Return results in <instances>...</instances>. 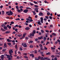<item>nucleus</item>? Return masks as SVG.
Wrapping results in <instances>:
<instances>
[{"mask_svg":"<svg viewBox=\"0 0 60 60\" xmlns=\"http://www.w3.org/2000/svg\"><path fill=\"white\" fill-rule=\"evenodd\" d=\"M34 7L35 8L34 10L35 11H36V12H38V10L39 8H38L39 6L37 5H35L34 6Z\"/></svg>","mask_w":60,"mask_h":60,"instance_id":"1","label":"nucleus"},{"mask_svg":"<svg viewBox=\"0 0 60 60\" xmlns=\"http://www.w3.org/2000/svg\"><path fill=\"white\" fill-rule=\"evenodd\" d=\"M38 58L39 59H40L41 60H45V59H44V58L42 57H40V56H39L38 57Z\"/></svg>","mask_w":60,"mask_h":60,"instance_id":"2","label":"nucleus"},{"mask_svg":"<svg viewBox=\"0 0 60 60\" xmlns=\"http://www.w3.org/2000/svg\"><path fill=\"white\" fill-rule=\"evenodd\" d=\"M9 13L8 14V15H12V14H13V12H12V11H9Z\"/></svg>","mask_w":60,"mask_h":60,"instance_id":"3","label":"nucleus"},{"mask_svg":"<svg viewBox=\"0 0 60 60\" xmlns=\"http://www.w3.org/2000/svg\"><path fill=\"white\" fill-rule=\"evenodd\" d=\"M17 11L18 12H21V11H23V9L22 8H21L20 10L18 9L17 10Z\"/></svg>","mask_w":60,"mask_h":60,"instance_id":"4","label":"nucleus"},{"mask_svg":"<svg viewBox=\"0 0 60 60\" xmlns=\"http://www.w3.org/2000/svg\"><path fill=\"white\" fill-rule=\"evenodd\" d=\"M4 55H2L1 56H0V57H1V60H3L4 59Z\"/></svg>","mask_w":60,"mask_h":60,"instance_id":"5","label":"nucleus"},{"mask_svg":"<svg viewBox=\"0 0 60 60\" xmlns=\"http://www.w3.org/2000/svg\"><path fill=\"white\" fill-rule=\"evenodd\" d=\"M28 11V9H25L23 10V12L24 13H27Z\"/></svg>","mask_w":60,"mask_h":60,"instance_id":"6","label":"nucleus"},{"mask_svg":"<svg viewBox=\"0 0 60 60\" xmlns=\"http://www.w3.org/2000/svg\"><path fill=\"white\" fill-rule=\"evenodd\" d=\"M39 16H43V14L42 13L40 12L39 14Z\"/></svg>","mask_w":60,"mask_h":60,"instance_id":"7","label":"nucleus"},{"mask_svg":"<svg viewBox=\"0 0 60 60\" xmlns=\"http://www.w3.org/2000/svg\"><path fill=\"white\" fill-rule=\"evenodd\" d=\"M30 56H32L33 58L34 57V54H30Z\"/></svg>","mask_w":60,"mask_h":60,"instance_id":"8","label":"nucleus"},{"mask_svg":"<svg viewBox=\"0 0 60 60\" xmlns=\"http://www.w3.org/2000/svg\"><path fill=\"white\" fill-rule=\"evenodd\" d=\"M38 40H41V39H43V36H42L41 37H38Z\"/></svg>","mask_w":60,"mask_h":60,"instance_id":"9","label":"nucleus"},{"mask_svg":"<svg viewBox=\"0 0 60 60\" xmlns=\"http://www.w3.org/2000/svg\"><path fill=\"white\" fill-rule=\"evenodd\" d=\"M7 41L8 42H11V40L9 39H8L7 40Z\"/></svg>","mask_w":60,"mask_h":60,"instance_id":"10","label":"nucleus"},{"mask_svg":"<svg viewBox=\"0 0 60 60\" xmlns=\"http://www.w3.org/2000/svg\"><path fill=\"white\" fill-rule=\"evenodd\" d=\"M23 46L25 48H26V47H27V45H26V44L25 43L23 45Z\"/></svg>","mask_w":60,"mask_h":60,"instance_id":"11","label":"nucleus"},{"mask_svg":"<svg viewBox=\"0 0 60 60\" xmlns=\"http://www.w3.org/2000/svg\"><path fill=\"white\" fill-rule=\"evenodd\" d=\"M34 33H32H32H30V36H34Z\"/></svg>","mask_w":60,"mask_h":60,"instance_id":"12","label":"nucleus"},{"mask_svg":"<svg viewBox=\"0 0 60 60\" xmlns=\"http://www.w3.org/2000/svg\"><path fill=\"white\" fill-rule=\"evenodd\" d=\"M9 53H13V51L12 50V49H11L10 50H9Z\"/></svg>","mask_w":60,"mask_h":60,"instance_id":"13","label":"nucleus"},{"mask_svg":"<svg viewBox=\"0 0 60 60\" xmlns=\"http://www.w3.org/2000/svg\"><path fill=\"white\" fill-rule=\"evenodd\" d=\"M30 29V28L29 27H27L25 28V30H29Z\"/></svg>","mask_w":60,"mask_h":60,"instance_id":"14","label":"nucleus"},{"mask_svg":"<svg viewBox=\"0 0 60 60\" xmlns=\"http://www.w3.org/2000/svg\"><path fill=\"white\" fill-rule=\"evenodd\" d=\"M46 40H47V38L46 37H44L43 38V40L44 41H46Z\"/></svg>","mask_w":60,"mask_h":60,"instance_id":"15","label":"nucleus"},{"mask_svg":"<svg viewBox=\"0 0 60 60\" xmlns=\"http://www.w3.org/2000/svg\"><path fill=\"white\" fill-rule=\"evenodd\" d=\"M50 52H49L48 53H46V55H50Z\"/></svg>","mask_w":60,"mask_h":60,"instance_id":"16","label":"nucleus"},{"mask_svg":"<svg viewBox=\"0 0 60 60\" xmlns=\"http://www.w3.org/2000/svg\"><path fill=\"white\" fill-rule=\"evenodd\" d=\"M38 24L39 25H42V24L41 23V22H38Z\"/></svg>","mask_w":60,"mask_h":60,"instance_id":"17","label":"nucleus"},{"mask_svg":"<svg viewBox=\"0 0 60 60\" xmlns=\"http://www.w3.org/2000/svg\"><path fill=\"white\" fill-rule=\"evenodd\" d=\"M5 33L6 34H9L10 33V31H7Z\"/></svg>","mask_w":60,"mask_h":60,"instance_id":"18","label":"nucleus"},{"mask_svg":"<svg viewBox=\"0 0 60 60\" xmlns=\"http://www.w3.org/2000/svg\"><path fill=\"white\" fill-rule=\"evenodd\" d=\"M4 47H7V45H6V43H5L4 44Z\"/></svg>","mask_w":60,"mask_h":60,"instance_id":"19","label":"nucleus"},{"mask_svg":"<svg viewBox=\"0 0 60 60\" xmlns=\"http://www.w3.org/2000/svg\"><path fill=\"white\" fill-rule=\"evenodd\" d=\"M33 34H35L36 33V30H34L33 31Z\"/></svg>","mask_w":60,"mask_h":60,"instance_id":"20","label":"nucleus"},{"mask_svg":"<svg viewBox=\"0 0 60 60\" xmlns=\"http://www.w3.org/2000/svg\"><path fill=\"white\" fill-rule=\"evenodd\" d=\"M24 57L25 58H26V59H28V56H24Z\"/></svg>","mask_w":60,"mask_h":60,"instance_id":"21","label":"nucleus"},{"mask_svg":"<svg viewBox=\"0 0 60 60\" xmlns=\"http://www.w3.org/2000/svg\"><path fill=\"white\" fill-rule=\"evenodd\" d=\"M52 35L53 36H56V34H55V33H53L52 34Z\"/></svg>","mask_w":60,"mask_h":60,"instance_id":"22","label":"nucleus"},{"mask_svg":"<svg viewBox=\"0 0 60 60\" xmlns=\"http://www.w3.org/2000/svg\"><path fill=\"white\" fill-rule=\"evenodd\" d=\"M6 56L8 57V58H9V57H11V56L9 55H6Z\"/></svg>","mask_w":60,"mask_h":60,"instance_id":"23","label":"nucleus"},{"mask_svg":"<svg viewBox=\"0 0 60 60\" xmlns=\"http://www.w3.org/2000/svg\"><path fill=\"white\" fill-rule=\"evenodd\" d=\"M3 28L4 29L6 30V29H7V27L6 26H5L3 27Z\"/></svg>","mask_w":60,"mask_h":60,"instance_id":"24","label":"nucleus"},{"mask_svg":"<svg viewBox=\"0 0 60 60\" xmlns=\"http://www.w3.org/2000/svg\"><path fill=\"white\" fill-rule=\"evenodd\" d=\"M30 48H33V47L34 46H33V45H30Z\"/></svg>","mask_w":60,"mask_h":60,"instance_id":"25","label":"nucleus"},{"mask_svg":"<svg viewBox=\"0 0 60 60\" xmlns=\"http://www.w3.org/2000/svg\"><path fill=\"white\" fill-rule=\"evenodd\" d=\"M35 60H40L39 58H38L37 57H36V58H35Z\"/></svg>","mask_w":60,"mask_h":60,"instance_id":"26","label":"nucleus"},{"mask_svg":"<svg viewBox=\"0 0 60 60\" xmlns=\"http://www.w3.org/2000/svg\"><path fill=\"white\" fill-rule=\"evenodd\" d=\"M39 47H40V48H43V47H42V45H41V44H40L39 45Z\"/></svg>","mask_w":60,"mask_h":60,"instance_id":"27","label":"nucleus"},{"mask_svg":"<svg viewBox=\"0 0 60 60\" xmlns=\"http://www.w3.org/2000/svg\"><path fill=\"white\" fill-rule=\"evenodd\" d=\"M33 42V41H30L29 42V43H32Z\"/></svg>","mask_w":60,"mask_h":60,"instance_id":"28","label":"nucleus"},{"mask_svg":"<svg viewBox=\"0 0 60 60\" xmlns=\"http://www.w3.org/2000/svg\"><path fill=\"white\" fill-rule=\"evenodd\" d=\"M32 19H30L29 21L30 22H31L32 21H33V20H32Z\"/></svg>","mask_w":60,"mask_h":60,"instance_id":"29","label":"nucleus"},{"mask_svg":"<svg viewBox=\"0 0 60 60\" xmlns=\"http://www.w3.org/2000/svg\"><path fill=\"white\" fill-rule=\"evenodd\" d=\"M15 8H16V9H17V10L19 9V7L18 6H16Z\"/></svg>","mask_w":60,"mask_h":60,"instance_id":"30","label":"nucleus"},{"mask_svg":"<svg viewBox=\"0 0 60 60\" xmlns=\"http://www.w3.org/2000/svg\"><path fill=\"white\" fill-rule=\"evenodd\" d=\"M5 26H6V25H5L4 24H2V27H4Z\"/></svg>","mask_w":60,"mask_h":60,"instance_id":"31","label":"nucleus"},{"mask_svg":"<svg viewBox=\"0 0 60 60\" xmlns=\"http://www.w3.org/2000/svg\"><path fill=\"white\" fill-rule=\"evenodd\" d=\"M41 32L42 33H43L44 32V31L43 30H41Z\"/></svg>","mask_w":60,"mask_h":60,"instance_id":"32","label":"nucleus"},{"mask_svg":"<svg viewBox=\"0 0 60 60\" xmlns=\"http://www.w3.org/2000/svg\"><path fill=\"white\" fill-rule=\"evenodd\" d=\"M17 45H15V49H18V47H17Z\"/></svg>","mask_w":60,"mask_h":60,"instance_id":"33","label":"nucleus"},{"mask_svg":"<svg viewBox=\"0 0 60 60\" xmlns=\"http://www.w3.org/2000/svg\"><path fill=\"white\" fill-rule=\"evenodd\" d=\"M19 7L20 8H21V9H22V8H24V7L22 6H20Z\"/></svg>","mask_w":60,"mask_h":60,"instance_id":"34","label":"nucleus"},{"mask_svg":"<svg viewBox=\"0 0 60 60\" xmlns=\"http://www.w3.org/2000/svg\"><path fill=\"white\" fill-rule=\"evenodd\" d=\"M47 15L48 16H49V15H50V13L48 12L47 13Z\"/></svg>","mask_w":60,"mask_h":60,"instance_id":"35","label":"nucleus"},{"mask_svg":"<svg viewBox=\"0 0 60 60\" xmlns=\"http://www.w3.org/2000/svg\"><path fill=\"white\" fill-rule=\"evenodd\" d=\"M34 52L35 53H36V54H37V51L36 50H35Z\"/></svg>","mask_w":60,"mask_h":60,"instance_id":"36","label":"nucleus"},{"mask_svg":"<svg viewBox=\"0 0 60 60\" xmlns=\"http://www.w3.org/2000/svg\"><path fill=\"white\" fill-rule=\"evenodd\" d=\"M34 4H38V3L37 2H36L35 1H34Z\"/></svg>","mask_w":60,"mask_h":60,"instance_id":"37","label":"nucleus"},{"mask_svg":"<svg viewBox=\"0 0 60 60\" xmlns=\"http://www.w3.org/2000/svg\"><path fill=\"white\" fill-rule=\"evenodd\" d=\"M43 17H41L40 18V19H41V20H43Z\"/></svg>","mask_w":60,"mask_h":60,"instance_id":"38","label":"nucleus"},{"mask_svg":"<svg viewBox=\"0 0 60 60\" xmlns=\"http://www.w3.org/2000/svg\"><path fill=\"white\" fill-rule=\"evenodd\" d=\"M1 31H4V30L2 28H1Z\"/></svg>","mask_w":60,"mask_h":60,"instance_id":"39","label":"nucleus"},{"mask_svg":"<svg viewBox=\"0 0 60 60\" xmlns=\"http://www.w3.org/2000/svg\"><path fill=\"white\" fill-rule=\"evenodd\" d=\"M18 29H15V31L16 32H18Z\"/></svg>","mask_w":60,"mask_h":60,"instance_id":"40","label":"nucleus"},{"mask_svg":"<svg viewBox=\"0 0 60 60\" xmlns=\"http://www.w3.org/2000/svg\"><path fill=\"white\" fill-rule=\"evenodd\" d=\"M49 42H48L46 44V45H48V44H49Z\"/></svg>","mask_w":60,"mask_h":60,"instance_id":"41","label":"nucleus"},{"mask_svg":"<svg viewBox=\"0 0 60 60\" xmlns=\"http://www.w3.org/2000/svg\"><path fill=\"white\" fill-rule=\"evenodd\" d=\"M51 49H56V48H54V47H51Z\"/></svg>","mask_w":60,"mask_h":60,"instance_id":"42","label":"nucleus"},{"mask_svg":"<svg viewBox=\"0 0 60 60\" xmlns=\"http://www.w3.org/2000/svg\"><path fill=\"white\" fill-rule=\"evenodd\" d=\"M45 50H47L48 49V48L47 47H46V46L44 47Z\"/></svg>","mask_w":60,"mask_h":60,"instance_id":"43","label":"nucleus"},{"mask_svg":"<svg viewBox=\"0 0 60 60\" xmlns=\"http://www.w3.org/2000/svg\"><path fill=\"white\" fill-rule=\"evenodd\" d=\"M19 49H20V50L22 51L23 50V49H22V48L21 47H20V48Z\"/></svg>","mask_w":60,"mask_h":60,"instance_id":"44","label":"nucleus"},{"mask_svg":"<svg viewBox=\"0 0 60 60\" xmlns=\"http://www.w3.org/2000/svg\"><path fill=\"white\" fill-rule=\"evenodd\" d=\"M11 42H15V40H11Z\"/></svg>","mask_w":60,"mask_h":60,"instance_id":"45","label":"nucleus"},{"mask_svg":"<svg viewBox=\"0 0 60 60\" xmlns=\"http://www.w3.org/2000/svg\"><path fill=\"white\" fill-rule=\"evenodd\" d=\"M26 19L27 20V21H30V19L29 18H27Z\"/></svg>","mask_w":60,"mask_h":60,"instance_id":"46","label":"nucleus"},{"mask_svg":"<svg viewBox=\"0 0 60 60\" xmlns=\"http://www.w3.org/2000/svg\"><path fill=\"white\" fill-rule=\"evenodd\" d=\"M28 18L29 19H32V17H30V16H29V17H28Z\"/></svg>","mask_w":60,"mask_h":60,"instance_id":"47","label":"nucleus"},{"mask_svg":"<svg viewBox=\"0 0 60 60\" xmlns=\"http://www.w3.org/2000/svg\"><path fill=\"white\" fill-rule=\"evenodd\" d=\"M8 45H11V43H8Z\"/></svg>","mask_w":60,"mask_h":60,"instance_id":"48","label":"nucleus"},{"mask_svg":"<svg viewBox=\"0 0 60 60\" xmlns=\"http://www.w3.org/2000/svg\"><path fill=\"white\" fill-rule=\"evenodd\" d=\"M15 20H20V19H19V18H18V19H16Z\"/></svg>","mask_w":60,"mask_h":60,"instance_id":"49","label":"nucleus"},{"mask_svg":"<svg viewBox=\"0 0 60 60\" xmlns=\"http://www.w3.org/2000/svg\"><path fill=\"white\" fill-rule=\"evenodd\" d=\"M29 4H30V5H31V6L33 5V4H32V3L30 2Z\"/></svg>","mask_w":60,"mask_h":60,"instance_id":"50","label":"nucleus"},{"mask_svg":"<svg viewBox=\"0 0 60 60\" xmlns=\"http://www.w3.org/2000/svg\"><path fill=\"white\" fill-rule=\"evenodd\" d=\"M45 18L46 19H49V17L47 16H45Z\"/></svg>","mask_w":60,"mask_h":60,"instance_id":"51","label":"nucleus"},{"mask_svg":"<svg viewBox=\"0 0 60 60\" xmlns=\"http://www.w3.org/2000/svg\"><path fill=\"white\" fill-rule=\"evenodd\" d=\"M54 60H57V58L56 57H55L54 59Z\"/></svg>","mask_w":60,"mask_h":60,"instance_id":"52","label":"nucleus"},{"mask_svg":"<svg viewBox=\"0 0 60 60\" xmlns=\"http://www.w3.org/2000/svg\"><path fill=\"white\" fill-rule=\"evenodd\" d=\"M9 53L10 55V56H12V54H11V53H12L9 52Z\"/></svg>","mask_w":60,"mask_h":60,"instance_id":"53","label":"nucleus"},{"mask_svg":"<svg viewBox=\"0 0 60 60\" xmlns=\"http://www.w3.org/2000/svg\"><path fill=\"white\" fill-rule=\"evenodd\" d=\"M11 24H14V23L13 22H11Z\"/></svg>","mask_w":60,"mask_h":60,"instance_id":"54","label":"nucleus"},{"mask_svg":"<svg viewBox=\"0 0 60 60\" xmlns=\"http://www.w3.org/2000/svg\"><path fill=\"white\" fill-rule=\"evenodd\" d=\"M38 34L39 35H41V32H39L38 33Z\"/></svg>","mask_w":60,"mask_h":60,"instance_id":"55","label":"nucleus"},{"mask_svg":"<svg viewBox=\"0 0 60 60\" xmlns=\"http://www.w3.org/2000/svg\"><path fill=\"white\" fill-rule=\"evenodd\" d=\"M30 53H32V54H33L34 53V51H32Z\"/></svg>","mask_w":60,"mask_h":60,"instance_id":"56","label":"nucleus"},{"mask_svg":"<svg viewBox=\"0 0 60 60\" xmlns=\"http://www.w3.org/2000/svg\"><path fill=\"white\" fill-rule=\"evenodd\" d=\"M18 27L19 28H21L22 27V26H21L20 25H19Z\"/></svg>","mask_w":60,"mask_h":60,"instance_id":"57","label":"nucleus"},{"mask_svg":"<svg viewBox=\"0 0 60 60\" xmlns=\"http://www.w3.org/2000/svg\"><path fill=\"white\" fill-rule=\"evenodd\" d=\"M17 59H18V60H19V56H18L17 57Z\"/></svg>","mask_w":60,"mask_h":60,"instance_id":"58","label":"nucleus"},{"mask_svg":"<svg viewBox=\"0 0 60 60\" xmlns=\"http://www.w3.org/2000/svg\"><path fill=\"white\" fill-rule=\"evenodd\" d=\"M44 59L45 60H46L47 59H48V58L47 57H45L44 58Z\"/></svg>","mask_w":60,"mask_h":60,"instance_id":"59","label":"nucleus"},{"mask_svg":"<svg viewBox=\"0 0 60 60\" xmlns=\"http://www.w3.org/2000/svg\"><path fill=\"white\" fill-rule=\"evenodd\" d=\"M35 41H37L38 40V38L35 39Z\"/></svg>","mask_w":60,"mask_h":60,"instance_id":"60","label":"nucleus"},{"mask_svg":"<svg viewBox=\"0 0 60 60\" xmlns=\"http://www.w3.org/2000/svg\"><path fill=\"white\" fill-rule=\"evenodd\" d=\"M29 26L30 27H32V25H31V24H30L29 25Z\"/></svg>","mask_w":60,"mask_h":60,"instance_id":"61","label":"nucleus"},{"mask_svg":"<svg viewBox=\"0 0 60 60\" xmlns=\"http://www.w3.org/2000/svg\"><path fill=\"white\" fill-rule=\"evenodd\" d=\"M17 36H18V37H20V36H21V35H20V34H19V35H17Z\"/></svg>","mask_w":60,"mask_h":60,"instance_id":"62","label":"nucleus"},{"mask_svg":"<svg viewBox=\"0 0 60 60\" xmlns=\"http://www.w3.org/2000/svg\"><path fill=\"white\" fill-rule=\"evenodd\" d=\"M49 18L50 19H52V17L50 16L49 17Z\"/></svg>","mask_w":60,"mask_h":60,"instance_id":"63","label":"nucleus"},{"mask_svg":"<svg viewBox=\"0 0 60 60\" xmlns=\"http://www.w3.org/2000/svg\"><path fill=\"white\" fill-rule=\"evenodd\" d=\"M18 25H16L15 26V27H18Z\"/></svg>","mask_w":60,"mask_h":60,"instance_id":"64","label":"nucleus"}]
</instances>
